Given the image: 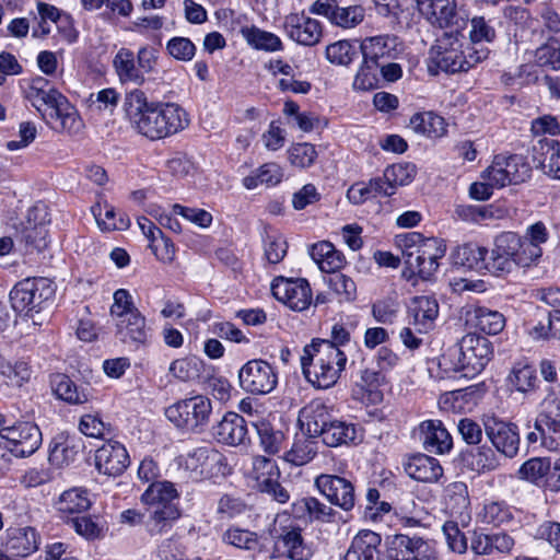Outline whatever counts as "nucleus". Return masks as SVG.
Segmentation results:
<instances>
[{
  "instance_id": "nucleus-1",
  "label": "nucleus",
  "mask_w": 560,
  "mask_h": 560,
  "mask_svg": "<svg viewBox=\"0 0 560 560\" xmlns=\"http://www.w3.org/2000/svg\"><path fill=\"white\" fill-rule=\"evenodd\" d=\"M122 108L132 128L151 140L175 135L189 124L188 115L180 106L150 102L139 89L126 93Z\"/></svg>"
},
{
  "instance_id": "nucleus-2",
  "label": "nucleus",
  "mask_w": 560,
  "mask_h": 560,
  "mask_svg": "<svg viewBox=\"0 0 560 560\" xmlns=\"http://www.w3.org/2000/svg\"><path fill=\"white\" fill-rule=\"evenodd\" d=\"M397 244L405 260L402 276L408 281L416 280V278L430 280L439 269V260L446 253L444 240L424 237L418 232L399 235Z\"/></svg>"
},
{
  "instance_id": "nucleus-3",
  "label": "nucleus",
  "mask_w": 560,
  "mask_h": 560,
  "mask_svg": "<svg viewBox=\"0 0 560 560\" xmlns=\"http://www.w3.org/2000/svg\"><path fill=\"white\" fill-rule=\"evenodd\" d=\"M346 353L327 342V339H314L303 348L301 366L305 378L317 388H330L345 371Z\"/></svg>"
},
{
  "instance_id": "nucleus-4",
  "label": "nucleus",
  "mask_w": 560,
  "mask_h": 560,
  "mask_svg": "<svg viewBox=\"0 0 560 560\" xmlns=\"http://www.w3.org/2000/svg\"><path fill=\"white\" fill-rule=\"evenodd\" d=\"M488 56V48L471 46L458 31L445 32L430 48L429 69L433 65L447 73L466 72Z\"/></svg>"
},
{
  "instance_id": "nucleus-5",
  "label": "nucleus",
  "mask_w": 560,
  "mask_h": 560,
  "mask_svg": "<svg viewBox=\"0 0 560 560\" xmlns=\"http://www.w3.org/2000/svg\"><path fill=\"white\" fill-rule=\"evenodd\" d=\"M55 295L54 282L47 278H26L18 282L10 292L12 308L18 313H38Z\"/></svg>"
},
{
  "instance_id": "nucleus-6",
  "label": "nucleus",
  "mask_w": 560,
  "mask_h": 560,
  "mask_svg": "<svg viewBox=\"0 0 560 560\" xmlns=\"http://www.w3.org/2000/svg\"><path fill=\"white\" fill-rule=\"evenodd\" d=\"M211 411V400L203 395H195L172 404L165 408L164 415L176 428L195 431L209 422Z\"/></svg>"
},
{
  "instance_id": "nucleus-7",
  "label": "nucleus",
  "mask_w": 560,
  "mask_h": 560,
  "mask_svg": "<svg viewBox=\"0 0 560 560\" xmlns=\"http://www.w3.org/2000/svg\"><path fill=\"white\" fill-rule=\"evenodd\" d=\"M277 548L290 560H310L314 550L307 544L302 529L296 522L287 514L278 515L272 529Z\"/></svg>"
},
{
  "instance_id": "nucleus-8",
  "label": "nucleus",
  "mask_w": 560,
  "mask_h": 560,
  "mask_svg": "<svg viewBox=\"0 0 560 560\" xmlns=\"http://www.w3.org/2000/svg\"><path fill=\"white\" fill-rule=\"evenodd\" d=\"M240 387L252 395H267L278 384L275 368L262 359L247 361L238 371Z\"/></svg>"
},
{
  "instance_id": "nucleus-9",
  "label": "nucleus",
  "mask_w": 560,
  "mask_h": 560,
  "mask_svg": "<svg viewBox=\"0 0 560 560\" xmlns=\"http://www.w3.org/2000/svg\"><path fill=\"white\" fill-rule=\"evenodd\" d=\"M485 434L494 450L505 458H513L520 450V431L515 423L495 416L482 418Z\"/></svg>"
},
{
  "instance_id": "nucleus-10",
  "label": "nucleus",
  "mask_w": 560,
  "mask_h": 560,
  "mask_svg": "<svg viewBox=\"0 0 560 560\" xmlns=\"http://www.w3.org/2000/svg\"><path fill=\"white\" fill-rule=\"evenodd\" d=\"M42 112L47 124L57 132L78 135L84 127L78 110L62 94L52 97Z\"/></svg>"
},
{
  "instance_id": "nucleus-11",
  "label": "nucleus",
  "mask_w": 560,
  "mask_h": 560,
  "mask_svg": "<svg viewBox=\"0 0 560 560\" xmlns=\"http://www.w3.org/2000/svg\"><path fill=\"white\" fill-rule=\"evenodd\" d=\"M388 560H436L433 545L419 536L394 535L387 542Z\"/></svg>"
},
{
  "instance_id": "nucleus-12",
  "label": "nucleus",
  "mask_w": 560,
  "mask_h": 560,
  "mask_svg": "<svg viewBox=\"0 0 560 560\" xmlns=\"http://www.w3.org/2000/svg\"><path fill=\"white\" fill-rule=\"evenodd\" d=\"M252 475L260 492L269 494L279 503L289 501L290 494L279 482L280 470L273 459L265 456L254 457Z\"/></svg>"
},
{
  "instance_id": "nucleus-13",
  "label": "nucleus",
  "mask_w": 560,
  "mask_h": 560,
  "mask_svg": "<svg viewBox=\"0 0 560 560\" xmlns=\"http://www.w3.org/2000/svg\"><path fill=\"white\" fill-rule=\"evenodd\" d=\"M311 12L326 18L332 25L345 30L360 25L365 10L360 4L341 5L337 0H316Z\"/></svg>"
},
{
  "instance_id": "nucleus-14",
  "label": "nucleus",
  "mask_w": 560,
  "mask_h": 560,
  "mask_svg": "<svg viewBox=\"0 0 560 560\" xmlns=\"http://www.w3.org/2000/svg\"><path fill=\"white\" fill-rule=\"evenodd\" d=\"M221 460L222 454L209 446L194 448L176 458L178 469L194 481L210 477L213 466L220 464Z\"/></svg>"
},
{
  "instance_id": "nucleus-15",
  "label": "nucleus",
  "mask_w": 560,
  "mask_h": 560,
  "mask_svg": "<svg viewBox=\"0 0 560 560\" xmlns=\"http://www.w3.org/2000/svg\"><path fill=\"white\" fill-rule=\"evenodd\" d=\"M317 490L334 505L348 512L354 508L355 491L353 483L345 477L322 474L315 479Z\"/></svg>"
},
{
  "instance_id": "nucleus-16",
  "label": "nucleus",
  "mask_w": 560,
  "mask_h": 560,
  "mask_svg": "<svg viewBox=\"0 0 560 560\" xmlns=\"http://www.w3.org/2000/svg\"><path fill=\"white\" fill-rule=\"evenodd\" d=\"M3 431V439L9 442L8 450L16 457L30 456L42 445V432L35 423L21 422Z\"/></svg>"
},
{
  "instance_id": "nucleus-17",
  "label": "nucleus",
  "mask_w": 560,
  "mask_h": 560,
  "mask_svg": "<svg viewBox=\"0 0 560 560\" xmlns=\"http://www.w3.org/2000/svg\"><path fill=\"white\" fill-rule=\"evenodd\" d=\"M273 296L294 311H304L312 303V290L306 279H275L271 284Z\"/></svg>"
},
{
  "instance_id": "nucleus-18",
  "label": "nucleus",
  "mask_w": 560,
  "mask_h": 560,
  "mask_svg": "<svg viewBox=\"0 0 560 560\" xmlns=\"http://www.w3.org/2000/svg\"><path fill=\"white\" fill-rule=\"evenodd\" d=\"M458 343L466 364V377L479 374L492 358L491 342L486 337L467 334Z\"/></svg>"
},
{
  "instance_id": "nucleus-19",
  "label": "nucleus",
  "mask_w": 560,
  "mask_h": 560,
  "mask_svg": "<svg viewBox=\"0 0 560 560\" xmlns=\"http://www.w3.org/2000/svg\"><path fill=\"white\" fill-rule=\"evenodd\" d=\"M129 464V454L124 444L118 441L108 440L95 452V467L103 475L120 476Z\"/></svg>"
},
{
  "instance_id": "nucleus-20",
  "label": "nucleus",
  "mask_w": 560,
  "mask_h": 560,
  "mask_svg": "<svg viewBox=\"0 0 560 560\" xmlns=\"http://www.w3.org/2000/svg\"><path fill=\"white\" fill-rule=\"evenodd\" d=\"M115 326L117 338L132 349L145 347L151 342L152 331L141 312H133L128 317L116 320Z\"/></svg>"
},
{
  "instance_id": "nucleus-21",
  "label": "nucleus",
  "mask_w": 560,
  "mask_h": 560,
  "mask_svg": "<svg viewBox=\"0 0 560 560\" xmlns=\"http://www.w3.org/2000/svg\"><path fill=\"white\" fill-rule=\"evenodd\" d=\"M408 324L416 332L425 335L434 328L439 316V303L433 296L419 295L411 299L408 305Z\"/></svg>"
},
{
  "instance_id": "nucleus-22",
  "label": "nucleus",
  "mask_w": 560,
  "mask_h": 560,
  "mask_svg": "<svg viewBox=\"0 0 560 560\" xmlns=\"http://www.w3.org/2000/svg\"><path fill=\"white\" fill-rule=\"evenodd\" d=\"M360 49L364 62L378 67L381 63L395 59L399 54L398 38L394 35H377L362 40Z\"/></svg>"
},
{
  "instance_id": "nucleus-23",
  "label": "nucleus",
  "mask_w": 560,
  "mask_h": 560,
  "mask_svg": "<svg viewBox=\"0 0 560 560\" xmlns=\"http://www.w3.org/2000/svg\"><path fill=\"white\" fill-rule=\"evenodd\" d=\"M284 27L288 36L304 46L316 45L322 38V25L312 18L291 14L287 16Z\"/></svg>"
},
{
  "instance_id": "nucleus-24",
  "label": "nucleus",
  "mask_w": 560,
  "mask_h": 560,
  "mask_svg": "<svg viewBox=\"0 0 560 560\" xmlns=\"http://www.w3.org/2000/svg\"><path fill=\"white\" fill-rule=\"evenodd\" d=\"M40 544V537L34 527H11L7 529L5 548L15 559L34 553Z\"/></svg>"
},
{
  "instance_id": "nucleus-25",
  "label": "nucleus",
  "mask_w": 560,
  "mask_h": 560,
  "mask_svg": "<svg viewBox=\"0 0 560 560\" xmlns=\"http://www.w3.org/2000/svg\"><path fill=\"white\" fill-rule=\"evenodd\" d=\"M418 8L433 25L448 27L458 24L456 0H418Z\"/></svg>"
},
{
  "instance_id": "nucleus-26",
  "label": "nucleus",
  "mask_w": 560,
  "mask_h": 560,
  "mask_svg": "<svg viewBox=\"0 0 560 560\" xmlns=\"http://www.w3.org/2000/svg\"><path fill=\"white\" fill-rule=\"evenodd\" d=\"M419 440L429 453L444 454L452 448L453 441L440 420H425L419 424Z\"/></svg>"
},
{
  "instance_id": "nucleus-27",
  "label": "nucleus",
  "mask_w": 560,
  "mask_h": 560,
  "mask_svg": "<svg viewBox=\"0 0 560 560\" xmlns=\"http://www.w3.org/2000/svg\"><path fill=\"white\" fill-rule=\"evenodd\" d=\"M212 430L218 442L231 446L243 444L248 435L245 419L236 412H226Z\"/></svg>"
},
{
  "instance_id": "nucleus-28",
  "label": "nucleus",
  "mask_w": 560,
  "mask_h": 560,
  "mask_svg": "<svg viewBox=\"0 0 560 560\" xmlns=\"http://www.w3.org/2000/svg\"><path fill=\"white\" fill-rule=\"evenodd\" d=\"M406 474L421 482H436L443 475V468L434 457L417 454L404 464Z\"/></svg>"
},
{
  "instance_id": "nucleus-29",
  "label": "nucleus",
  "mask_w": 560,
  "mask_h": 560,
  "mask_svg": "<svg viewBox=\"0 0 560 560\" xmlns=\"http://www.w3.org/2000/svg\"><path fill=\"white\" fill-rule=\"evenodd\" d=\"M82 447L80 439L59 434L50 443L49 463L58 468L67 467L74 463Z\"/></svg>"
},
{
  "instance_id": "nucleus-30",
  "label": "nucleus",
  "mask_w": 560,
  "mask_h": 560,
  "mask_svg": "<svg viewBox=\"0 0 560 560\" xmlns=\"http://www.w3.org/2000/svg\"><path fill=\"white\" fill-rule=\"evenodd\" d=\"M381 536L372 530H361L351 541L342 560H380Z\"/></svg>"
},
{
  "instance_id": "nucleus-31",
  "label": "nucleus",
  "mask_w": 560,
  "mask_h": 560,
  "mask_svg": "<svg viewBox=\"0 0 560 560\" xmlns=\"http://www.w3.org/2000/svg\"><path fill=\"white\" fill-rule=\"evenodd\" d=\"M331 420L330 408L322 400L311 401L299 416L302 427H305L306 432L314 436H319Z\"/></svg>"
},
{
  "instance_id": "nucleus-32",
  "label": "nucleus",
  "mask_w": 560,
  "mask_h": 560,
  "mask_svg": "<svg viewBox=\"0 0 560 560\" xmlns=\"http://www.w3.org/2000/svg\"><path fill=\"white\" fill-rule=\"evenodd\" d=\"M498 452L487 445L476 446L462 453L465 467L478 474L495 470L501 457Z\"/></svg>"
},
{
  "instance_id": "nucleus-33",
  "label": "nucleus",
  "mask_w": 560,
  "mask_h": 560,
  "mask_svg": "<svg viewBox=\"0 0 560 560\" xmlns=\"http://www.w3.org/2000/svg\"><path fill=\"white\" fill-rule=\"evenodd\" d=\"M417 168L412 163H397L387 166L381 179L383 196H392L398 186L408 185L416 176Z\"/></svg>"
},
{
  "instance_id": "nucleus-34",
  "label": "nucleus",
  "mask_w": 560,
  "mask_h": 560,
  "mask_svg": "<svg viewBox=\"0 0 560 560\" xmlns=\"http://www.w3.org/2000/svg\"><path fill=\"white\" fill-rule=\"evenodd\" d=\"M310 255L323 272L332 273L338 271L345 264L342 254L327 241L312 245Z\"/></svg>"
},
{
  "instance_id": "nucleus-35",
  "label": "nucleus",
  "mask_w": 560,
  "mask_h": 560,
  "mask_svg": "<svg viewBox=\"0 0 560 560\" xmlns=\"http://www.w3.org/2000/svg\"><path fill=\"white\" fill-rule=\"evenodd\" d=\"M493 246L516 262L518 267H529L533 265L529 256L525 252L521 235L514 232H503L499 234L494 238Z\"/></svg>"
},
{
  "instance_id": "nucleus-36",
  "label": "nucleus",
  "mask_w": 560,
  "mask_h": 560,
  "mask_svg": "<svg viewBox=\"0 0 560 560\" xmlns=\"http://www.w3.org/2000/svg\"><path fill=\"white\" fill-rule=\"evenodd\" d=\"M179 516V510L175 505L155 508L144 521L145 530L151 537L161 536L172 529L173 523Z\"/></svg>"
},
{
  "instance_id": "nucleus-37",
  "label": "nucleus",
  "mask_w": 560,
  "mask_h": 560,
  "mask_svg": "<svg viewBox=\"0 0 560 560\" xmlns=\"http://www.w3.org/2000/svg\"><path fill=\"white\" fill-rule=\"evenodd\" d=\"M317 436L312 434L296 435L291 448L284 453V460L294 465L303 466L310 463L318 452Z\"/></svg>"
},
{
  "instance_id": "nucleus-38",
  "label": "nucleus",
  "mask_w": 560,
  "mask_h": 560,
  "mask_svg": "<svg viewBox=\"0 0 560 560\" xmlns=\"http://www.w3.org/2000/svg\"><path fill=\"white\" fill-rule=\"evenodd\" d=\"M51 387L55 395L70 404L82 405L90 400V394L83 387H79L68 375L56 374L51 377Z\"/></svg>"
},
{
  "instance_id": "nucleus-39",
  "label": "nucleus",
  "mask_w": 560,
  "mask_h": 560,
  "mask_svg": "<svg viewBox=\"0 0 560 560\" xmlns=\"http://www.w3.org/2000/svg\"><path fill=\"white\" fill-rule=\"evenodd\" d=\"M468 322L480 331L488 335L499 334L505 326L503 314L485 306H476L468 313Z\"/></svg>"
},
{
  "instance_id": "nucleus-40",
  "label": "nucleus",
  "mask_w": 560,
  "mask_h": 560,
  "mask_svg": "<svg viewBox=\"0 0 560 560\" xmlns=\"http://www.w3.org/2000/svg\"><path fill=\"white\" fill-rule=\"evenodd\" d=\"M222 540L223 542L235 548L252 552L254 560L264 551V545L261 544L257 534L241 527H229L223 533Z\"/></svg>"
},
{
  "instance_id": "nucleus-41",
  "label": "nucleus",
  "mask_w": 560,
  "mask_h": 560,
  "mask_svg": "<svg viewBox=\"0 0 560 560\" xmlns=\"http://www.w3.org/2000/svg\"><path fill=\"white\" fill-rule=\"evenodd\" d=\"M113 66L121 83L141 85L144 82V75L136 66L131 50L120 48L114 57Z\"/></svg>"
},
{
  "instance_id": "nucleus-42",
  "label": "nucleus",
  "mask_w": 560,
  "mask_h": 560,
  "mask_svg": "<svg viewBox=\"0 0 560 560\" xmlns=\"http://www.w3.org/2000/svg\"><path fill=\"white\" fill-rule=\"evenodd\" d=\"M323 442L330 447L354 442L357 439V427L353 423L332 419L320 433Z\"/></svg>"
},
{
  "instance_id": "nucleus-43",
  "label": "nucleus",
  "mask_w": 560,
  "mask_h": 560,
  "mask_svg": "<svg viewBox=\"0 0 560 560\" xmlns=\"http://www.w3.org/2000/svg\"><path fill=\"white\" fill-rule=\"evenodd\" d=\"M90 506L91 501L88 497V491L82 488H72L63 491L56 502L57 511L63 516L83 513Z\"/></svg>"
},
{
  "instance_id": "nucleus-44",
  "label": "nucleus",
  "mask_w": 560,
  "mask_h": 560,
  "mask_svg": "<svg viewBox=\"0 0 560 560\" xmlns=\"http://www.w3.org/2000/svg\"><path fill=\"white\" fill-rule=\"evenodd\" d=\"M488 249L475 243L458 246L453 253V261L457 266L477 271L483 270Z\"/></svg>"
},
{
  "instance_id": "nucleus-45",
  "label": "nucleus",
  "mask_w": 560,
  "mask_h": 560,
  "mask_svg": "<svg viewBox=\"0 0 560 560\" xmlns=\"http://www.w3.org/2000/svg\"><path fill=\"white\" fill-rule=\"evenodd\" d=\"M67 523L73 530L86 540H96L105 537L106 523L98 516L77 515L68 518Z\"/></svg>"
},
{
  "instance_id": "nucleus-46",
  "label": "nucleus",
  "mask_w": 560,
  "mask_h": 560,
  "mask_svg": "<svg viewBox=\"0 0 560 560\" xmlns=\"http://www.w3.org/2000/svg\"><path fill=\"white\" fill-rule=\"evenodd\" d=\"M410 126L416 132L430 138H439L446 132L444 118L433 112L415 114L410 119Z\"/></svg>"
},
{
  "instance_id": "nucleus-47",
  "label": "nucleus",
  "mask_w": 560,
  "mask_h": 560,
  "mask_svg": "<svg viewBox=\"0 0 560 560\" xmlns=\"http://www.w3.org/2000/svg\"><path fill=\"white\" fill-rule=\"evenodd\" d=\"M549 233L542 222H536L526 229V232L521 236V241L525 248L526 254L529 256L533 264H536L542 255L541 245L548 241Z\"/></svg>"
},
{
  "instance_id": "nucleus-48",
  "label": "nucleus",
  "mask_w": 560,
  "mask_h": 560,
  "mask_svg": "<svg viewBox=\"0 0 560 560\" xmlns=\"http://www.w3.org/2000/svg\"><path fill=\"white\" fill-rule=\"evenodd\" d=\"M247 44L255 49L278 51L282 49L281 39L273 33L262 31L256 26H245L241 30Z\"/></svg>"
},
{
  "instance_id": "nucleus-49",
  "label": "nucleus",
  "mask_w": 560,
  "mask_h": 560,
  "mask_svg": "<svg viewBox=\"0 0 560 560\" xmlns=\"http://www.w3.org/2000/svg\"><path fill=\"white\" fill-rule=\"evenodd\" d=\"M178 497L177 490L170 481L152 482L142 493L141 501L147 505L161 508L173 505L172 501Z\"/></svg>"
},
{
  "instance_id": "nucleus-50",
  "label": "nucleus",
  "mask_w": 560,
  "mask_h": 560,
  "mask_svg": "<svg viewBox=\"0 0 560 560\" xmlns=\"http://www.w3.org/2000/svg\"><path fill=\"white\" fill-rule=\"evenodd\" d=\"M61 93L50 85L49 81L43 77H36L32 80L27 91L26 97L33 104V106L42 112L43 107L52 101V97H57Z\"/></svg>"
},
{
  "instance_id": "nucleus-51",
  "label": "nucleus",
  "mask_w": 560,
  "mask_h": 560,
  "mask_svg": "<svg viewBox=\"0 0 560 560\" xmlns=\"http://www.w3.org/2000/svg\"><path fill=\"white\" fill-rule=\"evenodd\" d=\"M254 427L259 436V442L262 450L269 455L278 454L284 441L283 432L273 429L271 423L265 419L254 422Z\"/></svg>"
},
{
  "instance_id": "nucleus-52",
  "label": "nucleus",
  "mask_w": 560,
  "mask_h": 560,
  "mask_svg": "<svg viewBox=\"0 0 560 560\" xmlns=\"http://www.w3.org/2000/svg\"><path fill=\"white\" fill-rule=\"evenodd\" d=\"M535 430L539 432L541 444L548 450L560 448V419L540 415L535 421Z\"/></svg>"
},
{
  "instance_id": "nucleus-53",
  "label": "nucleus",
  "mask_w": 560,
  "mask_h": 560,
  "mask_svg": "<svg viewBox=\"0 0 560 560\" xmlns=\"http://www.w3.org/2000/svg\"><path fill=\"white\" fill-rule=\"evenodd\" d=\"M499 161H502L505 167V173L511 185H517L527 180L532 175V167L523 155H499Z\"/></svg>"
},
{
  "instance_id": "nucleus-54",
  "label": "nucleus",
  "mask_w": 560,
  "mask_h": 560,
  "mask_svg": "<svg viewBox=\"0 0 560 560\" xmlns=\"http://www.w3.org/2000/svg\"><path fill=\"white\" fill-rule=\"evenodd\" d=\"M438 365L441 377H451L457 372H462V375L466 377V364L459 343L448 347L439 358Z\"/></svg>"
},
{
  "instance_id": "nucleus-55",
  "label": "nucleus",
  "mask_w": 560,
  "mask_h": 560,
  "mask_svg": "<svg viewBox=\"0 0 560 560\" xmlns=\"http://www.w3.org/2000/svg\"><path fill=\"white\" fill-rule=\"evenodd\" d=\"M358 55L357 46L347 39L331 43L325 50L326 59L336 66L347 67L358 58Z\"/></svg>"
},
{
  "instance_id": "nucleus-56",
  "label": "nucleus",
  "mask_w": 560,
  "mask_h": 560,
  "mask_svg": "<svg viewBox=\"0 0 560 560\" xmlns=\"http://www.w3.org/2000/svg\"><path fill=\"white\" fill-rule=\"evenodd\" d=\"M480 521L492 526H502L513 520L511 508L501 501L487 502L479 514Z\"/></svg>"
},
{
  "instance_id": "nucleus-57",
  "label": "nucleus",
  "mask_w": 560,
  "mask_h": 560,
  "mask_svg": "<svg viewBox=\"0 0 560 560\" xmlns=\"http://www.w3.org/2000/svg\"><path fill=\"white\" fill-rule=\"evenodd\" d=\"M283 114L300 130L311 132L319 125V118L312 112H301L300 106L293 101H287L283 105Z\"/></svg>"
},
{
  "instance_id": "nucleus-58",
  "label": "nucleus",
  "mask_w": 560,
  "mask_h": 560,
  "mask_svg": "<svg viewBox=\"0 0 560 560\" xmlns=\"http://www.w3.org/2000/svg\"><path fill=\"white\" fill-rule=\"evenodd\" d=\"M446 508L453 514H462L469 505L468 488L462 481L450 483L444 495Z\"/></svg>"
},
{
  "instance_id": "nucleus-59",
  "label": "nucleus",
  "mask_w": 560,
  "mask_h": 560,
  "mask_svg": "<svg viewBox=\"0 0 560 560\" xmlns=\"http://www.w3.org/2000/svg\"><path fill=\"white\" fill-rule=\"evenodd\" d=\"M540 151H546L548 158L542 162L544 173L552 178L560 179V141L539 139L537 142Z\"/></svg>"
},
{
  "instance_id": "nucleus-60",
  "label": "nucleus",
  "mask_w": 560,
  "mask_h": 560,
  "mask_svg": "<svg viewBox=\"0 0 560 560\" xmlns=\"http://www.w3.org/2000/svg\"><path fill=\"white\" fill-rule=\"evenodd\" d=\"M200 364L197 358L176 359L170 364L168 373L179 382H191L200 376Z\"/></svg>"
},
{
  "instance_id": "nucleus-61",
  "label": "nucleus",
  "mask_w": 560,
  "mask_h": 560,
  "mask_svg": "<svg viewBox=\"0 0 560 560\" xmlns=\"http://www.w3.org/2000/svg\"><path fill=\"white\" fill-rule=\"evenodd\" d=\"M377 196H383V186L378 177L369 183H355L347 191V198L353 205L363 203Z\"/></svg>"
},
{
  "instance_id": "nucleus-62",
  "label": "nucleus",
  "mask_w": 560,
  "mask_h": 560,
  "mask_svg": "<svg viewBox=\"0 0 560 560\" xmlns=\"http://www.w3.org/2000/svg\"><path fill=\"white\" fill-rule=\"evenodd\" d=\"M511 385L521 393L533 392L536 387V371L530 365L517 364L513 368L509 376Z\"/></svg>"
},
{
  "instance_id": "nucleus-63",
  "label": "nucleus",
  "mask_w": 560,
  "mask_h": 560,
  "mask_svg": "<svg viewBox=\"0 0 560 560\" xmlns=\"http://www.w3.org/2000/svg\"><path fill=\"white\" fill-rule=\"evenodd\" d=\"M536 60L540 66L560 70V36L551 37L536 49Z\"/></svg>"
},
{
  "instance_id": "nucleus-64",
  "label": "nucleus",
  "mask_w": 560,
  "mask_h": 560,
  "mask_svg": "<svg viewBox=\"0 0 560 560\" xmlns=\"http://www.w3.org/2000/svg\"><path fill=\"white\" fill-rule=\"evenodd\" d=\"M156 556L160 560H188L186 547L178 536L162 540L158 546Z\"/></svg>"
}]
</instances>
